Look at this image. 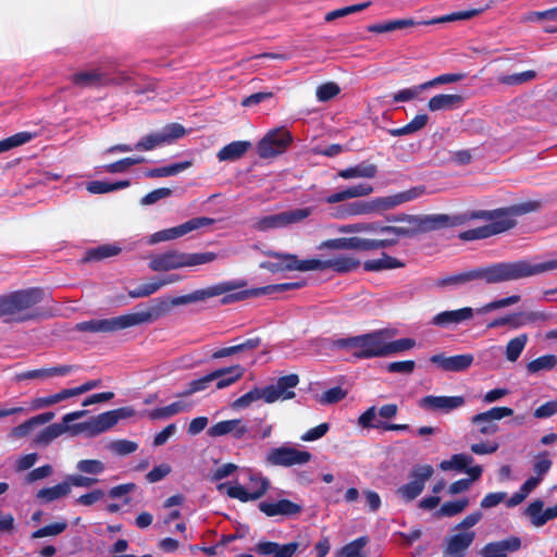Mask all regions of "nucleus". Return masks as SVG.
<instances>
[{"label": "nucleus", "instance_id": "nucleus-1", "mask_svg": "<svg viewBox=\"0 0 557 557\" xmlns=\"http://www.w3.org/2000/svg\"><path fill=\"white\" fill-rule=\"evenodd\" d=\"M246 286L245 281H228L212 285L208 288L197 289L190 294L172 298L170 301L162 298L153 299L151 305L145 309L132 313L122 314L108 319H92L83 321L74 326L75 331L88 333H112L132 326L151 323L166 314L172 306H182L191 302L202 301L216 297L228 292Z\"/></svg>", "mask_w": 557, "mask_h": 557}, {"label": "nucleus", "instance_id": "nucleus-2", "mask_svg": "<svg viewBox=\"0 0 557 557\" xmlns=\"http://www.w3.org/2000/svg\"><path fill=\"white\" fill-rule=\"evenodd\" d=\"M557 270V259L535 262L531 259H519L509 262H496L487 267H479L466 272L448 275L436 281L437 287H460L473 281L486 284H498L519 281Z\"/></svg>", "mask_w": 557, "mask_h": 557}, {"label": "nucleus", "instance_id": "nucleus-3", "mask_svg": "<svg viewBox=\"0 0 557 557\" xmlns=\"http://www.w3.org/2000/svg\"><path fill=\"white\" fill-rule=\"evenodd\" d=\"M392 222H403L404 226H387L379 222L358 223L341 228L344 233L363 232L372 235H387L412 238L419 234L451 228L450 215L446 213L408 215L397 214L387 219Z\"/></svg>", "mask_w": 557, "mask_h": 557}, {"label": "nucleus", "instance_id": "nucleus-4", "mask_svg": "<svg viewBox=\"0 0 557 557\" xmlns=\"http://www.w3.org/2000/svg\"><path fill=\"white\" fill-rule=\"evenodd\" d=\"M542 202L529 200L494 210H469L462 213L449 214L450 226L458 227L473 220L487 222L485 227L490 237L512 230L517 225V218L541 209Z\"/></svg>", "mask_w": 557, "mask_h": 557}, {"label": "nucleus", "instance_id": "nucleus-5", "mask_svg": "<svg viewBox=\"0 0 557 557\" xmlns=\"http://www.w3.org/2000/svg\"><path fill=\"white\" fill-rule=\"evenodd\" d=\"M267 260L261 261L259 267L272 273L284 271H322L332 269L338 273H346L357 269L360 260L350 255H339L330 259H307L299 260L297 256L289 253H276L265 251Z\"/></svg>", "mask_w": 557, "mask_h": 557}, {"label": "nucleus", "instance_id": "nucleus-6", "mask_svg": "<svg viewBox=\"0 0 557 557\" xmlns=\"http://www.w3.org/2000/svg\"><path fill=\"white\" fill-rule=\"evenodd\" d=\"M40 289L17 290L0 297V319L5 323L24 322L35 318L33 307L40 302Z\"/></svg>", "mask_w": 557, "mask_h": 557}, {"label": "nucleus", "instance_id": "nucleus-7", "mask_svg": "<svg viewBox=\"0 0 557 557\" xmlns=\"http://www.w3.org/2000/svg\"><path fill=\"white\" fill-rule=\"evenodd\" d=\"M231 251L221 249L216 252L184 253L177 250H169L164 253L150 257L149 268L152 271H170L183 267H196L210 263L216 259H224L231 256Z\"/></svg>", "mask_w": 557, "mask_h": 557}, {"label": "nucleus", "instance_id": "nucleus-8", "mask_svg": "<svg viewBox=\"0 0 557 557\" xmlns=\"http://www.w3.org/2000/svg\"><path fill=\"white\" fill-rule=\"evenodd\" d=\"M424 191V187H414L394 196L377 198L372 201H355L347 203L339 209V216H351L372 213L377 210L392 209L403 202L418 198Z\"/></svg>", "mask_w": 557, "mask_h": 557}, {"label": "nucleus", "instance_id": "nucleus-9", "mask_svg": "<svg viewBox=\"0 0 557 557\" xmlns=\"http://www.w3.org/2000/svg\"><path fill=\"white\" fill-rule=\"evenodd\" d=\"M520 299L521 297L519 295H512L506 298L493 300L476 310H473L471 307H463L457 310L442 311L432 318L431 323L436 326L459 324L471 320L474 317V312L478 314H486L491 311L516 305Z\"/></svg>", "mask_w": 557, "mask_h": 557}, {"label": "nucleus", "instance_id": "nucleus-10", "mask_svg": "<svg viewBox=\"0 0 557 557\" xmlns=\"http://www.w3.org/2000/svg\"><path fill=\"white\" fill-rule=\"evenodd\" d=\"M333 349H350L357 358L368 359L384 357V332H372L364 335L338 338L332 342Z\"/></svg>", "mask_w": 557, "mask_h": 557}, {"label": "nucleus", "instance_id": "nucleus-11", "mask_svg": "<svg viewBox=\"0 0 557 557\" xmlns=\"http://www.w3.org/2000/svg\"><path fill=\"white\" fill-rule=\"evenodd\" d=\"M293 143L292 134L284 127L268 132L258 143L257 152L261 159H271L284 153Z\"/></svg>", "mask_w": 557, "mask_h": 557}, {"label": "nucleus", "instance_id": "nucleus-12", "mask_svg": "<svg viewBox=\"0 0 557 557\" xmlns=\"http://www.w3.org/2000/svg\"><path fill=\"white\" fill-rule=\"evenodd\" d=\"M311 208H297L283 211L275 214H270L258 219L255 223V228L258 231H269L286 227L292 224L299 223L311 215Z\"/></svg>", "mask_w": 557, "mask_h": 557}, {"label": "nucleus", "instance_id": "nucleus-13", "mask_svg": "<svg viewBox=\"0 0 557 557\" xmlns=\"http://www.w3.org/2000/svg\"><path fill=\"white\" fill-rule=\"evenodd\" d=\"M433 473L431 465H416L409 472L410 481L398 487L396 494L405 502H412L423 492Z\"/></svg>", "mask_w": 557, "mask_h": 557}, {"label": "nucleus", "instance_id": "nucleus-14", "mask_svg": "<svg viewBox=\"0 0 557 557\" xmlns=\"http://www.w3.org/2000/svg\"><path fill=\"white\" fill-rule=\"evenodd\" d=\"M312 455L307 450H299L295 447L283 445L271 448L265 455V462L273 467L301 466L311 461Z\"/></svg>", "mask_w": 557, "mask_h": 557}, {"label": "nucleus", "instance_id": "nucleus-15", "mask_svg": "<svg viewBox=\"0 0 557 557\" xmlns=\"http://www.w3.org/2000/svg\"><path fill=\"white\" fill-rule=\"evenodd\" d=\"M186 134L184 126L178 123H172L163 127L161 132L151 133L141 137L134 146L138 151H150L157 147L172 144L175 139Z\"/></svg>", "mask_w": 557, "mask_h": 557}, {"label": "nucleus", "instance_id": "nucleus-16", "mask_svg": "<svg viewBox=\"0 0 557 557\" xmlns=\"http://www.w3.org/2000/svg\"><path fill=\"white\" fill-rule=\"evenodd\" d=\"M269 487L270 481L268 478L262 476L259 473H250L248 488H245L242 485L228 486L226 494L231 498H236L246 503L261 498L268 492Z\"/></svg>", "mask_w": 557, "mask_h": 557}, {"label": "nucleus", "instance_id": "nucleus-17", "mask_svg": "<svg viewBox=\"0 0 557 557\" xmlns=\"http://www.w3.org/2000/svg\"><path fill=\"white\" fill-rule=\"evenodd\" d=\"M513 410L509 407H493L487 411L474 414L471 423L480 435H493L498 431L497 421L512 416Z\"/></svg>", "mask_w": 557, "mask_h": 557}, {"label": "nucleus", "instance_id": "nucleus-18", "mask_svg": "<svg viewBox=\"0 0 557 557\" xmlns=\"http://www.w3.org/2000/svg\"><path fill=\"white\" fill-rule=\"evenodd\" d=\"M214 222L213 219L206 218V216H197L188 220L187 222L171 227L165 228L159 232L153 233L149 239L148 244H158L161 242L172 240L176 239L191 231L199 230L201 227L208 226Z\"/></svg>", "mask_w": 557, "mask_h": 557}, {"label": "nucleus", "instance_id": "nucleus-19", "mask_svg": "<svg viewBox=\"0 0 557 557\" xmlns=\"http://www.w3.org/2000/svg\"><path fill=\"white\" fill-rule=\"evenodd\" d=\"M466 403L463 396H435L428 395L418 400V406L430 413H449Z\"/></svg>", "mask_w": 557, "mask_h": 557}, {"label": "nucleus", "instance_id": "nucleus-20", "mask_svg": "<svg viewBox=\"0 0 557 557\" xmlns=\"http://www.w3.org/2000/svg\"><path fill=\"white\" fill-rule=\"evenodd\" d=\"M492 3H493V1L487 3L484 8L454 12L450 14L443 15L441 17L432 18L430 21L416 22L412 18L393 20L392 21V24L394 26L393 29L394 30L403 29L406 27L414 26V25H432V24L446 23V22H451V21L469 20V18H472V17L481 14L486 9L491 8Z\"/></svg>", "mask_w": 557, "mask_h": 557}, {"label": "nucleus", "instance_id": "nucleus-21", "mask_svg": "<svg viewBox=\"0 0 557 557\" xmlns=\"http://www.w3.org/2000/svg\"><path fill=\"white\" fill-rule=\"evenodd\" d=\"M297 374H288L280 377L275 384L264 387L265 403L272 404L277 400H287L295 397L294 388L298 385Z\"/></svg>", "mask_w": 557, "mask_h": 557}, {"label": "nucleus", "instance_id": "nucleus-22", "mask_svg": "<svg viewBox=\"0 0 557 557\" xmlns=\"http://www.w3.org/2000/svg\"><path fill=\"white\" fill-rule=\"evenodd\" d=\"M475 540L474 531H459L456 534L446 536L444 540L443 557H465L466 552Z\"/></svg>", "mask_w": 557, "mask_h": 557}, {"label": "nucleus", "instance_id": "nucleus-23", "mask_svg": "<svg viewBox=\"0 0 557 557\" xmlns=\"http://www.w3.org/2000/svg\"><path fill=\"white\" fill-rule=\"evenodd\" d=\"M207 433L210 437L232 435L235 440H245L249 433V428L242 419H231L211 425Z\"/></svg>", "mask_w": 557, "mask_h": 557}, {"label": "nucleus", "instance_id": "nucleus-24", "mask_svg": "<svg viewBox=\"0 0 557 557\" xmlns=\"http://www.w3.org/2000/svg\"><path fill=\"white\" fill-rule=\"evenodd\" d=\"M304 286V283L301 282H293V283H281V284H273V285H267L263 287L258 288H251L249 290H244L240 293H237L235 295L226 296L222 299L223 304H228L233 300H240L245 299L249 296H262V295H270L273 293H283L289 289H298Z\"/></svg>", "mask_w": 557, "mask_h": 557}, {"label": "nucleus", "instance_id": "nucleus-25", "mask_svg": "<svg viewBox=\"0 0 557 557\" xmlns=\"http://www.w3.org/2000/svg\"><path fill=\"white\" fill-rule=\"evenodd\" d=\"M474 357L471 354H462L446 357L443 354L433 355L430 361L437 364L443 371L447 372H461L471 367Z\"/></svg>", "mask_w": 557, "mask_h": 557}, {"label": "nucleus", "instance_id": "nucleus-26", "mask_svg": "<svg viewBox=\"0 0 557 557\" xmlns=\"http://www.w3.org/2000/svg\"><path fill=\"white\" fill-rule=\"evenodd\" d=\"M71 82L77 87H104L110 85V74L100 69L81 71L71 76Z\"/></svg>", "mask_w": 557, "mask_h": 557}, {"label": "nucleus", "instance_id": "nucleus-27", "mask_svg": "<svg viewBox=\"0 0 557 557\" xmlns=\"http://www.w3.org/2000/svg\"><path fill=\"white\" fill-rule=\"evenodd\" d=\"M521 547V539L509 536L502 541L490 542L481 550V557H507L509 553H515Z\"/></svg>", "mask_w": 557, "mask_h": 557}, {"label": "nucleus", "instance_id": "nucleus-28", "mask_svg": "<svg viewBox=\"0 0 557 557\" xmlns=\"http://www.w3.org/2000/svg\"><path fill=\"white\" fill-rule=\"evenodd\" d=\"M259 509L268 517H294L298 516L302 511V505L294 503L289 499H280L274 503L262 502L259 504Z\"/></svg>", "mask_w": 557, "mask_h": 557}, {"label": "nucleus", "instance_id": "nucleus-29", "mask_svg": "<svg viewBox=\"0 0 557 557\" xmlns=\"http://www.w3.org/2000/svg\"><path fill=\"white\" fill-rule=\"evenodd\" d=\"M299 544L292 542L288 544L281 545L275 542H259L255 546L256 553L262 556L273 557H293L298 549Z\"/></svg>", "mask_w": 557, "mask_h": 557}, {"label": "nucleus", "instance_id": "nucleus-30", "mask_svg": "<svg viewBox=\"0 0 557 557\" xmlns=\"http://www.w3.org/2000/svg\"><path fill=\"white\" fill-rule=\"evenodd\" d=\"M465 102V98L458 94H438L428 101V109L431 112L451 111L459 109Z\"/></svg>", "mask_w": 557, "mask_h": 557}, {"label": "nucleus", "instance_id": "nucleus-31", "mask_svg": "<svg viewBox=\"0 0 557 557\" xmlns=\"http://www.w3.org/2000/svg\"><path fill=\"white\" fill-rule=\"evenodd\" d=\"M544 503L540 499L532 502L527 510V516L531 519L534 527H542L547 521L557 518V504L543 510Z\"/></svg>", "mask_w": 557, "mask_h": 557}, {"label": "nucleus", "instance_id": "nucleus-32", "mask_svg": "<svg viewBox=\"0 0 557 557\" xmlns=\"http://www.w3.org/2000/svg\"><path fill=\"white\" fill-rule=\"evenodd\" d=\"M250 147L251 143L248 140H235L221 148L216 157L220 161H235L240 159Z\"/></svg>", "mask_w": 557, "mask_h": 557}, {"label": "nucleus", "instance_id": "nucleus-33", "mask_svg": "<svg viewBox=\"0 0 557 557\" xmlns=\"http://www.w3.org/2000/svg\"><path fill=\"white\" fill-rule=\"evenodd\" d=\"M53 418H54V413L51 411L35 416V417L28 419L27 421H25L24 423L15 426L11 431V436L25 437L28 434H30L36 426L46 424V423L50 422Z\"/></svg>", "mask_w": 557, "mask_h": 557}, {"label": "nucleus", "instance_id": "nucleus-34", "mask_svg": "<svg viewBox=\"0 0 557 557\" xmlns=\"http://www.w3.org/2000/svg\"><path fill=\"white\" fill-rule=\"evenodd\" d=\"M377 174V166L368 161L360 162L359 164L350 168L343 169L338 172V176L345 180L355 177L373 178Z\"/></svg>", "mask_w": 557, "mask_h": 557}, {"label": "nucleus", "instance_id": "nucleus-35", "mask_svg": "<svg viewBox=\"0 0 557 557\" xmlns=\"http://www.w3.org/2000/svg\"><path fill=\"white\" fill-rule=\"evenodd\" d=\"M215 371L222 372V376L215 380V386L218 389H223L233 385L239 381L245 373V369L240 364H235L228 368H220Z\"/></svg>", "mask_w": 557, "mask_h": 557}, {"label": "nucleus", "instance_id": "nucleus-36", "mask_svg": "<svg viewBox=\"0 0 557 557\" xmlns=\"http://www.w3.org/2000/svg\"><path fill=\"white\" fill-rule=\"evenodd\" d=\"M71 493L70 483L66 480L51 487H45L37 492V498L45 502L51 503L67 496Z\"/></svg>", "mask_w": 557, "mask_h": 557}, {"label": "nucleus", "instance_id": "nucleus-37", "mask_svg": "<svg viewBox=\"0 0 557 557\" xmlns=\"http://www.w3.org/2000/svg\"><path fill=\"white\" fill-rule=\"evenodd\" d=\"M121 252L120 246H97L88 249L83 257V262H99L107 258L117 256Z\"/></svg>", "mask_w": 557, "mask_h": 557}, {"label": "nucleus", "instance_id": "nucleus-38", "mask_svg": "<svg viewBox=\"0 0 557 557\" xmlns=\"http://www.w3.org/2000/svg\"><path fill=\"white\" fill-rule=\"evenodd\" d=\"M189 409V405L185 401L178 400L174 401L165 407L156 408L149 411L148 417L151 420H161L168 419L181 412L187 411Z\"/></svg>", "mask_w": 557, "mask_h": 557}, {"label": "nucleus", "instance_id": "nucleus-39", "mask_svg": "<svg viewBox=\"0 0 557 557\" xmlns=\"http://www.w3.org/2000/svg\"><path fill=\"white\" fill-rule=\"evenodd\" d=\"M66 432H69V425L63 423L50 424L36 435L35 443L46 446Z\"/></svg>", "mask_w": 557, "mask_h": 557}, {"label": "nucleus", "instance_id": "nucleus-40", "mask_svg": "<svg viewBox=\"0 0 557 557\" xmlns=\"http://www.w3.org/2000/svg\"><path fill=\"white\" fill-rule=\"evenodd\" d=\"M191 164V161H183L166 166L150 169L146 172V176L149 178L173 176L187 170Z\"/></svg>", "mask_w": 557, "mask_h": 557}, {"label": "nucleus", "instance_id": "nucleus-41", "mask_svg": "<svg viewBox=\"0 0 557 557\" xmlns=\"http://www.w3.org/2000/svg\"><path fill=\"white\" fill-rule=\"evenodd\" d=\"M529 341L528 334L523 333L511 338L505 348V357L509 362H516L524 350Z\"/></svg>", "mask_w": 557, "mask_h": 557}, {"label": "nucleus", "instance_id": "nucleus-42", "mask_svg": "<svg viewBox=\"0 0 557 557\" xmlns=\"http://www.w3.org/2000/svg\"><path fill=\"white\" fill-rule=\"evenodd\" d=\"M221 376V371H212L200 379L193 380L191 382L188 383V388L185 392H183L181 396H190L195 393L206 391L207 388H209L212 382H214Z\"/></svg>", "mask_w": 557, "mask_h": 557}, {"label": "nucleus", "instance_id": "nucleus-43", "mask_svg": "<svg viewBox=\"0 0 557 557\" xmlns=\"http://www.w3.org/2000/svg\"><path fill=\"white\" fill-rule=\"evenodd\" d=\"M131 185L128 180L117 181L114 183L103 181H91L87 184V190L91 194H106L117 189L126 188Z\"/></svg>", "mask_w": 557, "mask_h": 557}, {"label": "nucleus", "instance_id": "nucleus-44", "mask_svg": "<svg viewBox=\"0 0 557 557\" xmlns=\"http://www.w3.org/2000/svg\"><path fill=\"white\" fill-rule=\"evenodd\" d=\"M548 315L544 312H518L508 314L509 326L512 329H519L528 323L537 321V320H546Z\"/></svg>", "mask_w": 557, "mask_h": 557}, {"label": "nucleus", "instance_id": "nucleus-45", "mask_svg": "<svg viewBox=\"0 0 557 557\" xmlns=\"http://www.w3.org/2000/svg\"><path fill=\"white\" fill-rule=\"evenodd\" d=\"M473 462V457L467 454L453 455L450 459L443 460L440 468L443 471L456 470L465 471Z\"/></svg>", "mask_w": 557, "mask_h": 557}, {"label": "nucleus", "instance_id": "nucleus-46", "mask_svg": "<svg viewBox=\"0 0 557 557\" xmlns=\"http://www.w3.org/2000/svg\"><path fill=\"white\" fill-rule=\"evenodd\" d=\"M363 267L367 271H381L386 269L401 268L404 267V263L393 257L383 255L381 258L366 261Z\"/></svg>", "mask_w": 557, "mask_h": 557}, {"label": "nucleus", "instance_id": "nucleus-47", "mask_svg": "<svg viewBox=\"0 0 557 557\" xmlns=\"http://www.w3.org/2000/svg\"><path fill=\"white\" fill-rule=\"evenodd\" d=\"M469 505L468 498H460L457 500H450L444 503L440 509L435 512L436 518L442 517H455L461 513Z\"/></svg>", "mask_w": 557, "mask_h": 557}, {"label": "nucleus", "instance_id": "nucleus-48", "mask_svg": "<svg viewBox=\"0 0 557 557\" xmlns=\"http://www.w3.org/2000/svg\"><path fill=\"white\" fill-rule=\"evenodd\" d=\"M368 544V539L366 536L358 537L352 542L346 544L338 553L339 557H367V553L364 550L366 545Z\"/></svg>", "mask_w": 557, "mask_h": 557}, {"label": "nucleus", "instance_id": "nucleus-49", "mask_svg": "<svg viewBox=\"0 0 557 557\" xmlns=\"http://www.w3.org/2000/svg\"><path fill=\"white\" fill-rule=\"evenodd\" d=\"M557 366V357L555 355L541 356L527 364V370L530 374H535L540 371H549Z\"/></svg>", "mask_w": 557, "mask_h": 557}, {"label": "nucleus", "instance_id": "nucleus-50", "mask_svg": "<svg viewBox=\"0 0 557 557\" xmlns=\"http://www.w3.org/2000/svg\"><path fill=\"white\" fill-rule=\"evenodd\" d=\"M35 137L34 133L20 132L8 138L0 140V153L9 151L15 147L29 143Z\"/></svg>", "mask_w": 557, "mask_h": 557}, {"label": "nucleus", "instance_id": "nucleus-51", "mask_svg": "<svg viewBox=\"0 0 557 557\" xmlns=\"http://www.w3.org/2000/svg\"><path fill=\"white\" fill-rule=\"evenodd\" d=\"M263 399L265 401V392L264 387L259 388L255 387L248 393L244 394L239 398L233 401L232 408L233 409H245L248 408L252 403Z\"/></svg>", "mask_w": 557, "mask_h": 557}, {"label": "nucleus", "instance_id": "nucleus-52", "mask_svg": "<svg viewBox=\"0 0 557 557\" xmlns=\"http://www.w3.org/2000/svg\"><path fill=\"white\" fill-rule=\"evenodd\" d=\"M67 388L66 389H62L61 392L59 393H55L53 395H49V396H46V397H37V398H34L32 399L30 401V407L32 409L34 410H38V409H42V408H46V407H50L52 405H55L62 400H65L67 398H70V395H67Z\"/></svg>", "mask_w": 557, "mask_h": 557}, {"label": "nucleus", "instance_id": "nucleus-53", "mask_svg": "<svg viewBox=\"0 0 557 557\" xmlns=\"http://www.w3.org/2000/svg\"><path fill=\"white\" fill-rule=\"evenodd\" d=\"M145 161L144 157H127L115 162L109 163L104 165V171L108 173H124L131 166L143 163Z\"/></svg>", "mask_w": 557, "mask_h": 557}, {"label": "nucleus", "instance_id": "nucleus-54", "mask_svg": "<svg viewBox=\"0 0 557 557\" xmlns=\"http://www.w3.org/2000/svg\"><path fill=\"white\" fill-rule=\"evenodd\" d=\"M416 346V342L412 338H400L393 342H386L384 337V357L396 352L409 350Z\"/></svg>", "mask_w": 557, "mask_h": 557}, {"label": "nucleus", "instance_id": "nucleus-55", "mask_svg": "<svg viewBox=\"0 0 557 557\" xmlns=\"http://www.w3.org/2000/svg\"><path fill=\"white\" fill-rule=\"evenodd\" d=\"M107 448L117 456H126L136 451L138 444L128 440H116L110 442Z\"/></svg>", "mask_w": 557, "mask_h": 557}, {"label": "nucleus", "instance_id": "nucleus-56", "mask_svg": "<svg viewBox=\"0 0 557 557\" xmlns=\"http://www.w3.org/2000/svg\"><path fill=\"white\" fill-rule=\"evenodd\" d=\"M76 469L82 473L98 475L106 470V466L98 459H83L76 463Z\"/></svg>", "mask_w": 557, "mask_h": 557}, {"label": "nucleus", "instance_id": "nucleus-57", "mask_svg": "<svg viewBox=\"0 0 557 557\" xmlns=\"http://www.w3.org/2000/svg\"><path fill=\"white\" fill-rule=\"evenodd\" d=\"M466 78L465 73H446L438 75L428 82H424V86L426 89L445 84L457 83Z\"/></svg>", "mask_w": 557, "mask_h": 557}, {"label": "nucleus", "instance_id": "nucleus-58", "mask_svg": "<svg viewBox=\"0 0 557 557\" xmlns=\"http://www.w3.org/2000/svg\"><path fill=\"white\" fill-rule=\"evenodd\" d=\"M347 395V391L343 389L339 386L332 387L325 392H323L319 397L318 401L321 405H332L341 401Z\"/></svg>", "mask_w": 557, "mask_h": 557}, {"label": "nucleus", "instance_id": "nucleus-59", "mask_svg": "<svg viewBox=\"0 0 557 557\" xmlns=\"http://www.w3.org/2000/svg\"><path fill=\"white\" fill-rule=\"evenodd\" d=\"M424 83L412 86L409 88L401 89L395 94H393L394 102H406L417 98L423 90H425Z\"/></svg>", "mask_w": 557, "mask_h": 557}, {"label": "nucleus", "instance_id": "nucleus-60", "mask_svg": "<svg viewBox=\"0 0 557 557\" xmlns=\"http://www.w3.org/2000/svg\"><path fill=\"white\" fill-rule=\"evenodd\" d=\"M341 92V88L336 83L329 82L320 85L317 89V98L319 101L325 102L336 97Z\"/></svg>", "mask_w": 557, "mask_h": 557}, {"label": "nucleus", "instance_id": "nucleus-61", "mask_svg": "<svg viewBox=\"0 0 557 557\" xmlns=\"http://www.w3.org/2000/svg\"><path fill=\"white\" fill-rule=\"evenodd\" d=\"M160 289V284L157 283V280H153L152 282L141 284L137 286L134 289H131L128 292V296L131 298H145L149 297L150 295L154 294Z\"/></svg>", "mask_w": 557, "mask_h": 557}, {"label": "nucleus", "instance_id": "nucleus-62", "mask_svg": "<svg viewBox=\"0 0 557 557\" xmlns=\"http://www.w3.org/2000/svg\"><path fill=\"white\" fill-rule=\"evenodd\" d=\"M69 432L72 435L86 434L88 437H94L99 435L100 433L97 431L96 424L91 419L85 422L76 423L73 425H69Z\"/></svg>", "mask_w": 557, "mask_h": 557}, {"label": "nucleus", "instance_id": "nucleus-63", "mask_svg": "<svg viewBox=\"0 0 557 557\" xmlns=\"http://www.w3.org/2000/svg\"><path fill=\"white\" fill-rule=\"evenodd\" d=\"M69 432L72 435L86 434L88 437H94L99 435L100 433L97 431L96 424L91 419L85 422L76 423L73 425H69Z\"/></svg>", "mask_w": 557, "mask_h": 557}, {"label": "nucleus", "instance_id": "nucleus-64", "mask_svg": "<svg viewBox=\"0 0 557 557\" xmlns=\"http://www.w3.org/2000/svg\"><path fill=\"white\" fill-rule=\"evenodd\" d=\"M172 194H173V190L171 188H168V187L157 188V189L151 190L147 195H145L140 199V203L143 206H150V205H153V203H156L157 201H159L161 199H164V198H168V197L172 196Z\"/></svg>", "mask_w": 557, "mask_h": 557}]
</instances>
